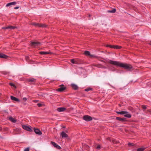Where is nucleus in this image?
Wrapping results in <instances>:
<instances>
[{"label": "nucleus", "mask_w": 151, "mask_h": 151, "mask_svg": "<svg viewBox=\"0 0 151 151\" xmlns=\"http://www.w3.org/2000/svg\"><path fill=\"white\" fill-rule=\"evenodd\" d=\"M32 24L36 27H42V28H46L47 27V25L45 24H41L38 23H33Z\"/></svg>", "instance_id": "7ed1b4c3"}, {"label": "nucleus", "mask_w": 151, "mask_h": 151, "mask_svg": "<svg viewBox=\"0 0 151 151\" xmlns=\"http://www.w3.org/2000/svg\"><path fill=\"white\" fill-rule=\"evenodd\" d=\"M2 73L3 74H4V75L8 74L9 73V72H7L6 71H2Z\"/></svg>", "instance_id": "cd10ccee"}, {"label": "nucleus", "mask_w": 151, "mask_h": 151, "mask_svg": "<svg viewBox=\"0 0 151 151\" xmlns=\"http://www.w3.org/2000/svg\"><path fill=\"white\" fill-rule=\"evenodd\" d=\"M40 54L41 55H47L51 53V52H47L41 51L40 52Z\"/></svg>", "instance_id": "a211bd4d"}, {"label": "nucleus", "mask_w": 151, "mask_h": 151, "mask_svg": "<svg viewBox=\"0 0 151 151\" xmlns=\"http://www.w3.org/2000/svg\"><path fill=\"white\" fill-rule=\"evenodd\" d=\"M22 128L24 129L27 131L31 132L32 131V129L29 126L25 125H22Z\"/></svg>", "instance_id": "423d86ee"}, {"label": "nucleus", "mask_w": 151, "mask_h": 151, "mask_svg": "<svg viewBox=\"0 0 151 151\" xmlns=\"http://www.w3.org/2000/svg\"><path fill=\"white\" fill-rule=\"evenodd\" d=\"M116 119L119 121L122 122H125L127 121L126 118H122L118 117H116Z\"/></svg>", "instance_id": "9d476101"}, {"label": "nucleus", "mask_w": 151, "mask_h": 151, "mask_svg": "<svg viewBox=\"0 0 151 151\" xmlns=\"http://www.w3.org/2000/svg\"><path fill=\"white\" fill-rule=\"evenodd\" d=\"M37 105L39 107H40L42 106V104L40 103H38L37 104Z\"/></svg>", "instance_id": "72a5a7b5"}, {"label": "nucleus", "mask_w": 151, "mask_h": 151, "mask_svg": "<svg viewBox=\"0 0 151 151\" xmlns=\"http://www.w3.org/2000/svg\"><path fill=\"white\" fill-rule=\"evenodd\" d=\"M38 101V100H36V102H37Z\"/></svg>", "instance_id": "79ce46f5"}, {"label": "nucleus", "mask_w": 151, "mask_h": 151, "mask_svg": "<svg viewBox=\"0 0 151 151\" xmlns=\"http://www.w3.org/2000/svg\"><path fill=\"white\" fill-rule=\"evenodd\" d=\"M129 109V110H131V109Z\"/></svg>", "instance_id": "49530a36"}, {"label": "nucleus", "mask_w": 151, "mask_h": 151, "mask_svg": "<svg viewBox=\"0 0 151 151\" xmlns=\"http://www.w3.org/2000/svg\"><path fill=\"white\" fill-rule=\"evenodd\" d=\"M145 149L144 147L139 148L137 149V151H144Z\"/></svg>", "instance_id": "b1692460"}, {"label": "nucleus", "mask_w": 151, "mask_h": 151, "mask_svg": "<svg viewBox=\"0 0 151 151\" xmlns=\"http://www.w3.org/2000/svg\"><path fill=\"white\" fill-rule=\"evenodd\" d=\"M116 9H113L111 10L108 11V12L109 13H114L116 12Z\"/></svg>", "instance_id": "393cba45"}, {"label": "nucleus", "mask_w": 151, "mask_h": 151, "mask_svg": "<svg viewBox=\"0 0 151 151\" xmlns=\"http://www.w3.org/2000/svg\"><path fill=\"white\" fill-rule=\"evenodd\" d=\"M51 143L54 147H55L57 149L60 150L61 148V147L58 145L55 142H51Z\"/></svg>", "instance_id": "0eeeda50"}, {"label": "nucleus", "mask_w": 151, "mask_h": 151, "mask_svg": "<svg viewBox=\"0 0 151 151\" xmlns=\"http://www.w3.org/2000/svg\"><path fill=\"white\" fill-rule=\"evenodd\" d=\"M16 28V27L15 26H9L7 27H2L3 29H14Z\"/></svg>", "instance_id": "6e6552de"}, {"label": "nucleus", "mask_w": 151, "mask_h": 151, "mask_svg": "<svg viewBox=\"0 0 151 151\" xmlns=\"http://www.w3.org/2000/svg\"><path fill=\"white\" fill-rule=\"evenodd\" d=\"M11 99L14 101H16L17 102H19L20 101V100L19 99H18V98H16L13 96H11Z\"/></svg>", "instance_id": "dca6fc26"}, {"label": "nucleus", "mask_w": 151, "mask_h": 151, "mask_svg": "<svg viewBox=\"0 0 151 151\" xmlns=\"http://www.w3.org/2000/svg\"><path fill=\"white\" fill-rule=\"evenodd\" d=\"M129 109V110H131V109Z\"/></svg>", "instance_id": "de8ad7c7"}, {"label": "nucleus", "mask_w": 151, "mask_h": 151, "mask_svg": "<svg viewBox=\"0 0 151 151\" xmlns=\"http://www.w3.org/2000/svg\"><path fill=\"white\" fill-rule=\"evenodd\" d=\"M89 56H90L91 57H93L94 56V55H91L90 54V55H89Z\"/></svg>", "instance_id": "ea45409f"}, {"label": "nucleus", "mask_w": 151, "mask_h": 151, "mask_svg": "<svg viewBox=\"0 0 151 151\" xmlns=\"http://www.w3.org/2000/svg\"><path fill=\"white\" fill-rule=\"evenodd\" d=\"M31 45L33 47H35L40 45V43L39 42H31Z\"/></svg>", "instance_id": "20e7f679"}, {"label": "nucleus", "mask_w": 151, "mask_h": 151, "mask_svg": "<svg viewBox=\"0 0 151 151\" xmlns=\"http://www.w3.org/2000/svg\"><path fill=\"white\" fill-rule=\"evenodd\" d=\"M2 129V128H1V127H0V130H1Z\"/></svg>", "instance_id": "37998d69"}, {"label": "nucleus", "mask_w": 151, "mask_h": 151, "mask_svg": "<svg viewBox=\"0 0 151 151\" xmlns=\"http://www.w3.org/2000/svg\"><path fill=\"white\" fill-rule=\"evenodd\" d=\"M27 81L29 82H31L32 83L34 84L36 82V80L33 78H29L27 79Z\"/></svg>", "instance_id": "9b49d317"}, {"label": "nucleus", "mask_w": 151, "mask_h": 151, "mask_svg": "<svg viewBox=\"0 0 151 151\" xmlns=\"http://www.w3.org/2000/svg\"><path fill=\"white\" fill-rule=\"evenodd\" d=\"M101 147V146L100 145H98L96 147V148L98 150H99Z\"/></svg>", "instance_id": "473e14b6"}, {"label": "nucleus", "mask_w": 151, "mask_h": 151, "mask_svg": "<svg viewBox=\"0 0 151 151\" xmlns=\"http://www.w3.org/2000/svg\"><path fill=\"white\" fill-rule=\"evenodd\" d=\"M61 135L63 138H66L68 137V135L63 131L61 132Z\"/></svg>", "instance_id": "4468645a"}, {"label": "nucleus", "mask_w": 151, "mask_h": 151, "mask_svg": "<svg viewBox=\"0 0 151 151\" xmlns=\"http://www.w3.org/2000/svg\"><path fill=\"white\" fill-rule=\"evenodd\" d=\"M83 119L84 120L87 121H91L92 120V118L88 115L84 116Z\"/></svg>", "instance_id": "39448f33"}, {"label": "nucleus", "mask_w": 151, "mask_h": 151, "mask_svg": "<svg viewBox=\"0 0 151 151\" xmlns=\"http://www.w3.org/2000/svg\"><path fill=\"white\" fill-rule=\"evenodd\" d=\"M1 95V94L0 93V95Z\"/></svg>", "instance_id": "8fccbe9b"}, {"label": "nucleus", "mask_w": 151, "mask_h": 151, "mask_svg": "<svg viewBox=\"0 0 151 151\" xmlns=\"http://www.w3.org/2000/svg\"><path fill=\"white\" fill-rule=\"evenodd\" d=\"M84 53L86 55L89 56V55H90V52L87 50L85 51Z\"/></svg>", "instance_id": "5701e85b"}, {"label": "nucleus", "mask_w": 151, "mask_h": 151, "mask_svg": "<svg viewBox=\"0 0 151 151\" xmlns=\"http://www.w3.org/2000/svg\"><path fill=\"white\" fill-rule=\"evenodd\" d=\"M71 85L72 86V87L73 88V89L76 90L78 89V87L76 84H72Z\"/></svg>", "instance_id": "aec40b11"}, {"label": "nucleus", "mask_w": 151, "mask_h": 151, "mask_svg": "<svg viewBox=\"0 0 151 151\" xmlns=\"http://www.w3.org/2000/svg\"><path fill=\"white\" fill-rule=\"evenodd\" d=\"M9 84L11 86H13L14 87H15V85L13 83H9Z\"/></svg>", "instance_id": "7c9ffc66"}, {"label": "nucleus", "mask_w": 151, "mask_h": 151, "mask_svg": "<svg viewBox=\"0 0 151 151\" xmlns=\"http://www.w3.org/2000/svg\"><path fill=\"white\" fill-rule=\"evenodd\" d=\"M108 63L113 65L123 68L124 69L128 70H130L133 68L131 65L124 63L114 60H110L108 61Z\"/></svg>", "instance_id": "f257e3e1"}, {"label": "nucleus", "mask_w": 151, "mask_h": 151, "mask_svg": "<svg viewBox=\"0 0 151 151\" xmlns=\"http://www.w3.org/2000/svg\"><path fill=\"white\" fill-rule=\"evenodd\" d=\"M90 90H92V88H88L85 89V91H88Z\"/></svg>", "instance_id": "c85d7f7f"}, {"label": "nucleus", "mask_w": 151, "mask_h": 151, "mask_svg": "<svg viewBox=\"0 0 151 151\" xmlns=\"http://www.w3.org/2000/svg\"><path fill=\"white\" fill-rule=\"evenodd\" d=\"M122 47L121 46H119L118 45H114V48L116 49H120Z\"/></svg>", "instance_id": "bb28decb"}, {"label": "nucleus", "mask_w": 151, "mask_h": 151, "mask_svg": "<svg viewBox=\"0 0 151 151\" xmlns=\"http://www.w3.org/2000/svg\"><path fill=\"white\" fill-rule=\"evenodd\" d=\"M134 144L133 143H129L128 144V145L130 146H133L134 145Z\"/></svg>", "instance_id": "c9c22d12"}, {"label": "nucleus", "mask_w": 151, "mask_h": 151, "mask_svg": "<svg viewBox=\"0 0 151 151\" xmlns=\"http://www.w3.org/2000/svg\"><path fill=\"white\" fill-rule=\"evenodd\" d=\"M142 108L144 109H147L146 106H145L144 105H142Z\"/></svg>", "instance_id": "f704fd0d"}, {"label": "nucleus", "mask_w": 151, "mask_h": 151, "mask_svg": "<svg viewBox=\"0 0 151 151\" xmlns=\"http://www.w3.org/2000/svg\"><path fill=\"white\" fill-rule=\"evenodd\" d=\"M66 108L63 107H59L57 109V110L59 112H62L66 110Z\"/></svg>", "instance_id": "2eb2a0df"}, {"label": "nucleus", "mask_w": 151, "mask_h": 151, "mask_svg": "<svg viewBox=\"0 0 151 151\" xmlns=\"http://www.w3.org/2000/svg\"><path fill=\"white\" fill-rule=\"evenodd\" d=\"M0 138L1 139H4V138L3 137H2L0 135Z\"/></svg>", "instance_id": "a19ab883"}, {"label": "nucleus", "mask_w": 151, "mask_h": 151, "mask_svg": "<svg viewBox=\"0 0 151 151\" xmlns=\"http://www.w3.org/2000/svg\"><path fill=\"white\" fill-rule=\"evenodd\" d=\"M150 45H151V43H150Z\"/></svg>", "instance_id": "09e8293b"}, {"label": "nucleus", "mask_w": 151, "mask_h": 151, "mask_svg": "<svg viewBox=\"0 0 151 151\" xmlns=\"http://www.w3.org/2000/svg\"><path fill=\"white\" fill-rule=\"evenodd\" d=\"M23 101H26L27 100V99L25 97H24L23 98Z\"/></svg>", "instance_id": "4c0bfd02"}, {"label": "nucleus", "mask_w": 151, "mask_h": 151, "mask_svg": "<svg viewBox=\"0 0 151 151\" xmlns=\"http://www.w3.org/2000/svg\"><path fill=\"white\" fill-rule=\"evenodd\" d=\"M34 131L36 134L39 135H40L42 134L41 132L38 129L34 128Z\"/></svg>", "instance_id": "1a4fd4ad"}, {"label": "nucleus", "mask_w": 151, "mask_h": 151, "mask_svg": "<svg viewBox=\"0 0 151 151\" xmlns=\"http://www.w3.org/2000/svg\"><path fill=\"white\" fill-rule=\"evenodd\" d=\"M59 88L56 90L57 91L63 92L66 89V87L63 84L59 85Z\"/></svg>", "instance_id": "f03ea898"}, {"label": "nucleus", "mask_w": 151, "mask_h": 151, "mask_svg": "<svg viewBox=\"0 0 151 151\" xmlns=\"http://www.w3.org/2000/svg\"><path fill=\"white\" fill-rule=\"evenodd\" d=\"M17 3L16 1H14L13 2L9 3L6 4V6L8 7L11 5H16Z\"/></svg>", "instance_id": "f3484780"}, {"label": "nucleus", "mask_w": 151, "mask_h": 151, "mask_svg": "<svg viewBox=\"0 0 151 151\" xmlns=\"http://www.w3.org/2000/svg\"><path fill=\"white\" fill-rule=\"evenodd\" d=\"M132 151H136V150H134Z\"/></svg>", "instance_id": "c03bdc74"}, {"label": "nucleus", "mask_w": 151, "mask_h": 151, "mask_svg": "<svg viewBox=\"0 0 151 151\" xmlns=\"http://www.w3.org/2000/svg\"><path fill=\"white\" fill-rule=\"evenodd\" d=\"M112 142L114 143V144H117L118 143V142L115 140L114 139H112Z\"/></svg>", "instance_id": "2f4dec72"}, {"label": "nucleus", "mask_w": 151, "mask_h": 151, "mask_svg": "<svg viewBox=\"0 0 151 151\" xmlns=\"http://www.w3.org/2000/svg\"><path fill=\"white\" fill-rule=\"evenodd\" d=\"M9 119L11 122H13L15 123L17 122V120L14 118H13L12 117H10L9 118Z\"/></svg>", "instance_id": "412c9836"}, {"label": "nucleus", "mask_w": 151, "mask_h": 151, "mask_svg": "<svg viewBox=\"0 0 151 151\" xmlns=\"http://www.w3.org/2000/svg\"><path fill=\"white\" fill-rule=\"evenodd\" d=\"M25 59L27 62L30 63H32V60H29V57L28 56H26Z\"/></svg>", "instance_id": "6ab92c4d"}, {"label": "nucleus", "mask_w": 151, "mask_h": 151, "mask_svg": "<svg viewBox=\"0 0 151 151\" xmlns=\"http://www.w3.org/2000/svg\"><path fill=\"white\" fill-rule=\"evenodd\" d=\"M29 148L28 147L27 148L25 149L24 151H29Z\"/></svg>", "instance_id": "e433bc0d"}, {"label": "nucleus", "mask_w": 151, "mask_h": 151, "mask_svg": "<svg viewBox=\"0 0 151 151\" xmlns=\"http://www.w3.org/2000/svg\"><path fill=\"white\" fill-rule=\"evenodd\" d=\"M70 62L71 63L73 64H77V63L74 59H72L70 60Z\"/></svg>", "instance_id": "a878e982"}, {"label": "nucleus", "mask_w": 151, "mask_h": 151, "mask_svg": "<svg viewBox=\"0 0 151 151\" xmlns=\"http://www.w3.org/2000/svg\"><path fill=\"white\" fill-rule=\"evenodd\" d=\"M89 17H90L91 16V15H89Z\"/></svg>", "instance_id": "a18cd8bd"}, {"label": "nucleus", "mask_w": 151, "mask_h": 151, "mask_svg": "<svg viewBox=\"0 0 151 151\" xmlns=\"http://www.w3.org/2000/svg\"><path fill=\"white\" fill-rule=\"evenodd\" d=\"M116 112L118 114L122 115L125 114H126L128 113V112L127 111H116Z\"/></svg>", "instance_id": "ddd939ff"}, {"label": "nucleus", "mask_w": 151, "mask_h": 151, "mask_svg": "<svg viewBox=\"0 0 151 151\" xmlns=\"http://www.w3.org/2000/svg\"><path fill=\"white\" fill-rule=\"evenodd\" d=\"M19 8V7L18 6H16L14 8V9H17Z\"/></svg>", "instance_id": "58836bf2"}, {"label": "nucleus", "mask_w": 151, "mask_h": 151, "mask_svg": "<svg viewBox=\"0 0 151 151\" xmlns=\"http://www.w3.org/2000/svg\"><path fill=\"white\" fill-rule=\"evenodd\" d=\"M106 47L110 48H114V45H106Z\"/></svg>", "instance_id": "c756f323"}, {"label": "nucleus", "mask_w": 151, "mask_h": 151, "mask_svg": "<svg viewBox=\"0 0 151 151\" xmlns=\"http://www.w3.org/2000/svg\"><path fill=\"white\" fill-rule=\"evenodd\" d=\"M124 116L125 117L128 118H131V117L132 116V115L131 114H129V113H127V114H125L124 115Z\"/></svg>", "instance_id": "4be33fe9"}, {"label": "nucleus", "mask_w": 151, "mask_h": 151, "mask_svg": "<svg viewBox=\"0 0 151 151\" xmlns=\"http://www.w3.org/2000/svg\"><path fill=\"white\" fill-rule=\"evenodd\" d=\"M9 56L5 55V54L2 53H0V58H1L7 59Z\"/></svg>", "instance_id": "f8f14e48"}]
</instances>
